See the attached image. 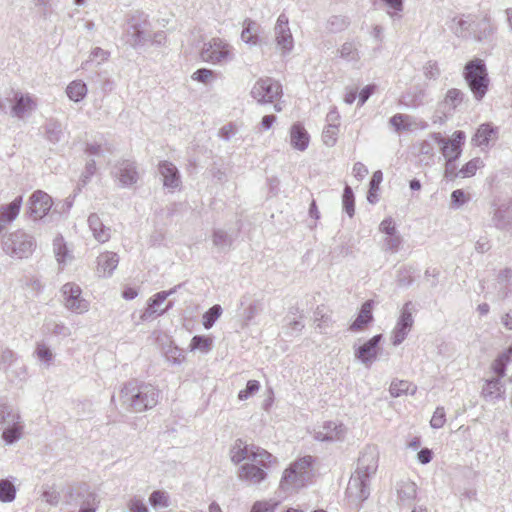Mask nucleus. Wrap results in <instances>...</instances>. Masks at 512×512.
<instances>
[{"mask_svg":"<svg viewBox=\"0 0 512 512\" xmlns=\"http://www.w3.org/2000/svg\"><path fill=\"white\" fill-rule=\"evenodd\" d=\"M161 391L151 383L128 381L119 393L121 406L131 413L153 409L159 402Z\"/></svg>","mask_w":512,"mask_h":512,"instance_id":"f257e3e1","label":"nucleus"},{"mask_svg":"<svg viewBox=\"0 0 512 512\" xmlns=\"http://www.w3.org/2000/svg\"><path fill=\"white\" fill-rule=\"evenodd\" d=\"M378 468V452L367 447L358 459L357 469L349 480L346 493L353 501L362 502L370 495L369 478Z\"/></svg>","mask_w":512,"mask_h":512,"instance_id":"f03ea898","label":"nucleus"},{"mask_svg":"<svg viewBox=\"0 0 512 512\" xmlns=\"http://www.w3.org/2000/svg\"><path fill=\"white\" fill-rule=\"evenodd\" d=\"M462 76L473 98L478 102L482 101L490 85V78L485 61L480 58H473L468 61L463 68Z\"/></svg>","mask_w":512,"mask_h":512,"instance_id":"7ed1b4c3","label":"nucleus"},{"mask_svg":"<svg viewBox=\"0 0 512 512\" xmlns=\"http://www.w3.org/2000/svg\"><path fill=\"white\" fill-rule=\"evenodd\" d=\"M312 457L305 456L290 464L283 472L279 488L285 493L296 492L311 479Z\"/></svg>","mask_w":512,"mask_h":512,"instance_id":"20e7f679","label":"nucleus"},{"mask_svg":"<svg viewBox=\"0 0 512 512\" xmlns=\"http://www.w3.org/2000/svg\"><path fill=\"white\" fill-rule=\"evenodd\" d=\"M230 459L234 464H239L245 460L248 462H257L264 468H271L278 463L277 458L265 449L248 445L242 439H237L230 448Z\"/></svg>","mask_w":512,"mask_h":512,"instance_id":"39448f33","label":"nucleus"},{"mask_svg":"<svg viewBox=\"0 0 512 512\" xmlns=\"http://www.w3.org/2000/svg\"><path fill=\"white\" fill-rule=\"evenodd\" d=\"M1 246L8 256L15 259H26L32 255L36 248V242L32 235L23 230H16L2 237Z\"/></svg>","mask_w":512,"mask_h":512,"instance_id":"423d86ee","label":"nucleus"},{"mask_svg":"<svg viewBox=\"0 0 512 512\" xmlns=\"http://www.w3.org/2000/svg\"><path fill=\"white\" fill-rule=\"evenodd\" d=\"M150 22L148 15L142 11L135 10L127 15L125 34L128 43L137 48L145 44L149 39Z\"/></svg>","mask_w":512,"mask_h":512,"instance_id":"0eeeda50","label":"nucleus"},{"mask_svg":"<svg viewBox=\"0 0 512 512\" xmlns=\"http://www.w3.org/2000/svg\"><path fill=\"white\" fill-rule=\"evenodd\" d=\"M203 61L213 65H224L234 58L233 47L224 39L214 37L203 44L200 52Z\"/></svg>","mask_w":512,"mask_h":512,"instance_id":"6e6552de","label":"nucleus"},{"mask_svg":"<svg viewBox=\"0 0 512 512\" xmlns=\"http://www.w3.org/2000/svg\"><path fill=\"white\" fill-rule=\"evenodd\" d=\"M465 137L463 131H455L451 139L442 137L440 133H433L431 135V140L440 146L441 153L446 159L447 172L450 170V167H452V162L461 155Z\"/></svg>","mask_w":512,"mask_h":512,"instance_id":"1a4fd4ad","label":"nucleus"},{"mask_svg":"<svg viewBox=\"0 0 512 512\" xmlns=\"http://www.w3.org/2000/svg\"><path fill=\"white\" fill-rule=\"evenodd\" d=\"M250 95L259 104L273 103L282 95V86L273 78H259L253 85Z\"/></svg>","mask_w":512,"mask_h":512,"instance_id":"9d476101","label":"nucleus"},{"mask_svg":"<svg viewBox=\"0 0 512 512\" xmlns=\"http://www.w3.org/2000/svg\"><path fill=\"white\" fill-rule=\"evenodd\" d=\"M414 311V304L411 301L406 302L401 308L396 325L391 332V342L394 346L400 345L408 336L414 324Z\"/></svg>","mask_w":512,"mask_h":512,"instance_id":"9b49d317","label":"nucleus"},{"mask_svg":"<svg viewBox=\"0 0 512 512\" xmlns=\"http://www.w3.org/2000/svg\"><path fill=\"white\" fill-rule=\"evenodd\" d=\"M64 307L72 313L83 314L89 310V302L82 297V290L75 283H66L61 288Z\"/></svg>","mask_w":512,"mask_h":512,"instance_id":"f8f14e48","label":"nucleus"},{"mask_svg":"<svg viewBox=\"0 0 512 512\" xmlns=\"http://www.w3.org/2000/svg\"><path fill=\"white\" fill-rule=\"evenodd\" d=\"M347 434V427L339 421H325L313 430V437L320 442H342Z\"/></svg>","mask_w":512,"mask_h":512,"instance_id":"ddd939ff","label":"nucleus"},{"mask_svg":"<svg viewBox=\"0 0 512 512\" xmlns=\"http://www.w3.org/2000/svg\"><path fill=\"white\" fill-rule=\"evenodd\" d=\"M11 102V116L23 120L29 117L37 108V98L29 93L16 91Z\"/></svg>","mask_w":512,"mask_h":512,"instance_id":"4468645a","label":"nucleus"},{"mask_svg":"<svg viewBox=\"0 0 512 512\" xmlns=\"http://www.w3.org/2000/svg\"><path fill=\"white\" fill-rule=\"evenodd\" d=\"M275 41L283 55L294 48V39L289 28V20L285 14H280L274 27Z\"/></svg>","mask_w":512,"mask_h":512,"instance_id":"2eb2a0df","label":"nucleus"},{"mask_svg":"<svg viewBox=\"0 0 512 512\" xmlns=\"http://www.w3.org/2000/svg\"><path fill=\"white\" fill-rule=\"evenodd\" d=\"M29 217L32 220H40L48 214L53 201L50 195L42 190H37L32 193L28 201Z\"/></svg>","mask_w":512,"mask_h":512,"instance_id":"dca6fc26","label":"nucleus"},{"mask_svg":"<svg viewBox=\"0 0 512 512\" xmlns=\"http://www.w3.org/2000/svg\"><path fill=\"white\" fill-rule=\"evenodd\" d=\"M383 339L382 334H377L367 340L364 344L354 349V357L360 361L366 368H370L377 359L379 344Z\"/></svg>","mask_w":512,"mask_h":512,"instance_id":"f3484780","label":"nucleus"},{"mask_svg":"<svg viewBox=\"0 0 512 512\" xmlns=\"http://www.w3.org/2000/svg\"><path fill=\"white\" fill-rule=\"evenodd\" d=\"M492 224L499 230L512 234V199H505L494 205Z\"/></svg>","mask_w":512,"mask_h":512,"instance_id":"a211bd4d","label":"nucleus"},{"mask_svg":"<svg viewBox=\"0 0 512 512\" xmlns=\"http://www.w3.org/2000/svg\"><path fill=\"white\" fill-rule=\"evenodd\" d=\"M0 371L9 379L14 375L25 373V366H18V357L16 353L3 344H0Z\"/></svg>","mask_w":512,"mask_h":512,"instance_id":"6ab92c4d","label":"nucleus"},{"mask_svg":"<svg viewBox=\"0 0 512 512\" xmlns=\"http://www.w3.org/2000/svg\"><path fill=\"white\" fill-rule=\"evenodd\" d=\"M113 174L123 187L132 186L139 179L136 163L131 160L119 161L115 166Z\"/></svg>","mask_w":512,"mask_h":512,"instance_id":"aec40b11","label":"nucleus"},{"mask_svg":"<svg viewBox=\"0 0 512 512\" xmlns=\"http://www.w3.org/2000/svg\"><path fill=\"white\" fill-rule=\"evenodd\" d=\"M266 469L257 462H246L239 467L238 478L251 485H258L266 479Z\"/></svg>","mask_w":512,"mask_h":512,"instance_id":"412c9836","label":"nucleus"},{"mask_svg":"<svg viewBox=\"0 0 512 512\" xmlns=\"http://www.w3.org/2000/svg\"><path fill=\"white\" fill-rule=\"evenodd\" d=\"M158 171L162 177L163 186L171 191L181 186V176L178 168L169 161H161L158 165Z\"/></svg>","mask_w":512,"mask_h":512,"instance_id":"4be33fe9","label":"nucleus"},{"mask_svg":"<svg viewBox=\"0 0 512 512\" xmlns=\"http://www.w3.org/2000/svg\"><path fill=\"white\" fill-rule=\"evenodd\" d=\"M164 293H156L151 298H149L147 302V307L145 311L141 314V321H146L155 316H159L164 314L166 311L172 308L173 302L169 301L165 308H162L163 303L165 302Z\"/></svg>","mask_w":512,"mask_h":512,"instance_id":"5701e85b","label":"nucleus"},{"mask_svg":"<svg viewBox=\"0 0 512 512\" xmlns=\"http://www.w3.org/2000/svg\"><path fill=\"white\" fill-rule=\"evenodd\" d=\"M395 489L399 506H410L416 498L417 486L409 479L397 482Z\"/></svg>","mask_w":512,"mask_h":512,"instance_id":"b1692460","label":"nucleus"},{"mask_svg":"<svg viewBox=\"0 0 512 512\" xmlns=\"http://www.w3.org/2000/svg\"><path fill=\"white\" fill-rule=\"evenodd\" d=\"M88 226L94 239L99 243H106L111 238V228L103 224L96 213L88 217Z\"/></svg>","mask_w":512,"mask_h":512,"instance_id":"393cba45","label":"nucleus"},{"mask_svg":"<svg viewBox=\"0 0 512 512\" xmlns=\"http://www.w3.org/2000/svg\"><path fill=\"white\" fill-rule=\"evenodd\" d=\"M372 309L373 300L364 302L361 306L358 316L350 325L349 330L352 332L363 331L368 326V324L373 321Z\"/></svg>","mask_w":512,"mask_h":512,"instance_id":"a878e982","label":"nucleus"},{"mask_svg":"<svg viewBox=\"0 0 512 512\" xmlns=\"http://www.w3.org/2000/svg\"><path fill=\"white\" fill-rule=\"evenodd\" d=\"M119 257L114 252H104L97 258V272L103 277H109L117 268Z\"/></svg>","mask_w":512,"mask_h":512,"instance_id":"bb28decb","label":"nucleus"},{"mask_svg":"<svg viewBox=\"0 0 512 512\" xmlns=\"http://www.w3.org/2000/svg\"><path fill=\"white\" fill-rule=\"evenodd\" d=\"M310 136L301 123H295L290 128V144L299 151H305L309 145Z\"/></svg>","mask_w":512,"mask_h":512,"instance_id":"cd10ccee","label":"nucleus"},{"mask_svg":"<svg viewBox=\"0 0 512 512\" xmlns=\"http://www.w3.org/2000/svg\"><path fill=\"white\" fill-rule=\"evenodd\" d=\"M22 205V196L16 197L11 203L0 206V232L16 219Z\"/></svg>","mask_w":512,"mask_h":512,"instance_id":"c85d7f7f","label":"nucleus"},{"mask_svg":"<svg viewBox=\"0 0 512 512\" xmlns=\"http://www.w3.org/2000/svg\"><path fill=\"white\" fill-rule=\"evenodd\" d=\"M504 386L499 378L487 379L482 387L481 396L486 401H495L502 398L504 394Z\"/></svg>","mask_w":512,"mask_h":512,"instance_id":"c756f323","label":"nucleus"},{"mask_svg":"<svg viewBox=\"0 0 512 512\" xmlns=\"http://www.w3.org/2000/svg\"><path fill=\"white\" fill-rule=\"evenodd\" d=\"M23 432L24 424L20 416V419H15L9 425L4 426L2 439L6 444L11 445L22 438Z\"/></svg>","mask_w":512,"mask_h":512,"instance_id":"7c9ffc66","label":"nucleus"},{"mask_svg":"<svg viewBox=\"0 0 512 512\" xmlns=\"http://www.w3.org/2000/svg\"><path fill=\"white\" fill-rule=\"evenodd\" d=\"M260 25L252 19H245L243 22V30L241 39L246 44L256 46L259 44Z\"/></svg>","mask_w":512,"mask_h":512,"instance_id":"2f4dec72","label":"nucleus"},{"mask_svg":"<svg viewBox=\"0 0 512 512\" xmlns=\"http://www.w3.org/2000/svg\"><path fill=\"white\" fill-rule=\"evenodd\" d=\"M497 139V129L494 128L491 124L485 123L481 124L477 129L472 141L477 146H488L490 141H495Z\"/></svg>","mask_w":512,"mask_h":512,"instance_id":"473e14b6","label":"nucleus"},{"mask_svg":"<svg viewBox=\"0 0 512 512\" xmlns=\"http://www.w3.org/2000/svg\"><path fill=\"white\" fill-rule=\"evenodd\" d=\"M360 44L355 41H346L338 49L339 56L350 63L356 64L361 59Z\"/></svg>","mask_w":512,"mask_h":512,"instance_id":"72a5a7b5","label":"nucleus"},{"mask_svg":"<svg viewBox=\"0 0 512 512\" xmlns=\"http://www.w3.org/2000/svg\"><path fill=\"white\" fill-rule=\"evenodd\" d=\"M416 391L417 386L406 380L394 379L389 387V393L393 398L406 394L414 395Z\"/></svg>","mask_w":512,"mask_h":512,"instance_id":"f704fd0d","label":"nucleus"},{"mask_svg":"<svg viewBox=\"0 0 512 512\" xmlns=\"http://www.w3.org/2000/svg\"><path fill=\"white\" fill-rule=\"evenodd\" d=\"M44 129L46 138L51 143L56 144L60 142L64 137V128L58 120H48Z\"/></svg>","mask_w":512,"mask_h":512,"instance_id":"c9c22d12","label":"nucleus"},{"mask_svg":"<svg viewBox=\"0 0 512 512\" xmlns=\"http://www.w3.org/2000/svg\"><path fill=\"white\" fill-rule=\"evenodd\" d=\"M497 284L499 286L498 293L501 298H506L512 291V269L505 268L501 270L497 277Z\"/></svg>","mask_w":512,"mask_h":512,"instance_id":"e433bc0d","label":"nucleus"},{"mask_svg":"<svg viewBox=\"0 0 512 512\" xmlns=\"http://www.w3.org/2000/svg\"><path fill=\"white\" fill-rule=\"evenodd\" d=\"M213 348V338L204 335H195L189 344L190 351H199L202 354L209 353Z\"/></svg>","mask_w":512,"mask_h":512,"instance_id":"4c0bfd02","label":"nucleus"},{"mask_svg":"<svg viewBox=\"0 0 512 512\" xmlns=\"http://www.w3.org/2000/svg\"><path fill=\"white\" fill-rule=\"evenodd\" d=\"M87 91V86L82 80H74L66 88L68 98L74 102L81 101L86 96Z\"/></svg>","mask_w":512,"mask_h":512,"instance_id":"58836bf2","label":"nucleus"},{"mask_svg":"<svg viewBox=\"0 0 512 512\" xmlns=\"http://www.w3.org/2000/svg\"><path fill=\"white\" fill-rule=\"evenodd\" d=\"M495 26L491 22V18L488 14L483 16V19L479 22L477 29L474 31V37L478 41L489 38L495 32Z\"/></svg>","mask_w":512,"mask_h":512,"instance_id":"ea45409f","label":"nucleus"},{"mask_svg":"<svg viewBox=\"0 0 512 512\" xmlns=\"http://www.w3.org/2000/svg\"><path fill=\"white\" fill-rule=\"evenodd\" d=\"M15 419H20L19 411L8 403L0 401V425H9Z\"/></svg>","mask_w":512,"mask_h":512,"instance_id":"a19ab883","label":"nucleus"},{"mask_svg":"<svg viewBox=\"0 0 512 512\" xmlns=\"http://www.w3.org/2000/svg\"><path fill=\"white\" fill-rule=\"evenodd\" d=\"M465 94L457 88H451L446 92L443 105L450 110H455L464 100Z\"/></svg>","mask_w":512,"mask_h":512,"instance_id":"79ce46f5","label":"nucleus"},{"mask_svg":"<svg viewBox=\"0 0 512 512\" xmlns=\"http://www.w3.org/2000/svg\"><path fill=\"white\" fill-rule=\"evenodd\" d=\"M53 247L56 259L59 262V264H66L67 262L72 260V255L70 254L62 237L55 238Z\"/></svg>","mask_w":512,"mask_h":512,"instance_id":"37998d69","label":"nucleus"},{"mask_svg":"<svg viewBox=\"0 0 512 512\" xmlns=\"http://www.w3.org/2000/svg\"><path fill=\"white\" fill-rule=\"evenodd\" d=\"M389 123L396 132L409 131L413 126L412 118L407 114H396L390 118Z\"/></svg>","mask_w":512,"mask_h":512,"instance_id":"c03bdc74","label":"nucleus"},{"mask_svg":"<svg viewBox=\"0 0 512 512\" xmlns=\"http://www.w3.org/2000/svg\"><path fill=\"white\" fill-rule=\"evenodd\" d=\"M349 25V18L343 15H332L327 20V30L332 33L342 32L347 29Z\"/></svg>","mask_w":512,"mask_h":512,"instance_id":"a18cd8bd","label":"nucleus"},{"mask_svg":"<svg viewBox=\"0 0 512 512\" xmlns=\"http://www.w3.org/2000/svg\"><path fill=\"white\" fill-rule=\"evenodd\" d=\"M512 355V347L500 354L492 364V370L497 374V378L501 379L505 375L506 365L510 361Z\"/></svg>","mask_w":512,"mask_h":512,"instance_id":"49530a36","label":"nucleus"},{"mask_svg":"<svg viewBox=\"0 0 512 512\" xmlns=\"http://www.w3.org/2000/svg\"><path fill=\"white\" fill-rule=\"evenodd\" d=\"M15 497V485L8 479L0 480V501L4 503L12 502Z\"/></svg>","mask_w":512,"mask_h":512,"instance_id":"de8ad7c7","label":"nucleus"},{"mask_svg":"<svg viewBox=\"0 0 512 512\" xmlns=\"http://www.w3.org/2000/svg\"><path fill=\"white\" fill-rule=\"evenodd\" d=\"M110 57V53L100 47H95L88 59L84 61L81 65L82 69H85L89 63H96L97 65H100L104 62H106Z\"/></svg>","mask_w":512,"mask_h":512,"instance_id":"09e8293b","label":"nucleus"},{"mask_svg":"<svg viewBox=\"0 0 512 512\" xmlns=\"http://www.w3.org/2000/svg\"><path fill=\"white\" fill-rule=\"evenodd\" d=\"M47 332L53 336L66 338L71 335V329L63 322L49 321L46 323Z\"/></svg>","mask_w":512,"mask_h":512,"instance_id":"8fccbe9b","label":"nucleus"},{"mask_svg":"<svg viewBox=\"0 0 512 512\" xmlns=\"http://www.w3.org/2000/svg\"><path fill=\"white\" fill-rule=\"evenodd\" d=\"M403 239L399 233L383 237L382 249L390 253H396L400 249Z\"/></svg>","mask_w":512,"mask_h":512,"instance_id":"3c124183","label":"nucleus"},{"mask_svg":"<svg viewBox=\"0 0 512 512\" xmlns=\"http://www.w3.org/2000/svg\"><path fill=\"white\" fill-rule=\"evenodd\" d=\"M35 354L37 358L46 366L49 367L53 363L54 354L50 347L45 343H37Z\"/></svg>","mask_w":512,"mask_h":512,"instance_id":"603ef678","label":"nucleus"},{"mask_svg":"<svg viewBox=\"0 0 512 512\" xmlns=\"http://www.w3.org/2000/svg\"><path fill=\"white\" fill-rule=\"evenodd\" d=\"M222 314V307L218 304L212 306L208 311H206L203 314V326L206 329H210L216 320L221 316Z\"/></svg>","mask_w":512,"mask_h":512,"instance_id":"864d4df0","label":"nucleus"},{"mask_svg":"<svg viewBox=\"0 0 512 512\" xmlns=\"http://www.w3.org/2000/svg\"><path fill=\"white\" fill-rule=\"evenodd\" d=\"M150 504L154 507H168L169 506V495L167 492L162 490L153 491L149 497Z\"/></svg>","mask_w":512,"mask_h":512,"instance_id":"5fc2aeb1","label":"nucleus"},{"mask_svg":"<svg viewBox=\"0 0 512 512\" xmlns=\"http://www.w3.org/2000/svg\"><path fill=\"white\" fill-rule=\"evenodd\" d=\"M342 204L343 210L352 217L354 215V194L350 186H346L344 188L343 196H342Z\"/></svg>","mask_w":512,"mask_h":512,"instance_id":"6e6d98bb","label":"nucleus"},{"mask_svg":"<svg viewBox=\"0 0 512 512\" xmlns=\"http://www.w3.org/2000/svg\"><path fill=\"white\" fill-rule=\"evenodd\" d=\"M337 135H338L337 125L327 124V126L324 128V130L322 132L323 143L328 147L334 146L337 141Z\"/></svg>","mask_w":512,"mask_h":512,"instance_id":"4d7b16f0","label":"nucleus"},{"mask_svg":"<svg viewBox=\"0 0 512 512\" xmlns=\"http://www.w3.org/2000/svg\"><path fill=\"white\" fill-rule=\"evenodd\" d=\"M212 241L213 244L220 249L230 247L232 244V238L224 230L221 229L214 231Z\"/></svg>","mask_w":512,"mask_h":512,"instance_id":"13d9d810","label":"nucleus"},{"mask_svg":"<svg viewBox=\"0 0 512 512\" xmlns=\"http://www.w3.org/2000/svg\"><path fill=\"white\" fill-rule=\"evenodd\" d=\"M484 163L480 158H474L467 162L460 170V174L462 177H471L474 176L476 171L483 167Z\"/></svg>","mask_w":512,"mask_h":512,"instance_id":"bf43d9fd","label":"nucleus"},{"mask_svg":"<svg viewBox=\"0 0 512 512\" xmlns=\"http://www.w3.org/2000/svg\"><path fill=\"white\" fill-rule=\"evenodd\" d=\"M260 389V383L257 380H249L247 382L246 388L244 390L239 391L238 399L243 401L247 400L255 393H257Z\"/></svg>","mask_w":512,"mask_h":512,"instance_id":"052dcab7","label":"nucleus"},{"mask_svg":"<svg viewBox=\"0 0 512 512\" xmlns=\"http://www.w3.org/2000/svg\"><path fill=\"white\" fill-rule=\"evenodd\" d=\"M278 502L273 500L256 501L251 512H275Z\"/></svg>","mask_w":512,"mask_h":512,"instance_id":"680f3d73","label":"nucleus"},{"mask_svg":"<svg viewBox=\"0 0 512 512\" xmlns=\"http://www.w3.org/2000/svg\"><path fill=\"white\" fill-rule=\"evenodd\" d=\"M470 199L469 195L466 194L462 189L454 190L451 194V206L452 208H460Z\"/></svg>","mask_w":512,"mask_h":512,"instance_id":"e2e57ef3","label":"nucleus"},{"mask_svg":"<svg viewBox=\"0 0 512 512\" xmlns=\"http://www.w3.org/2000/svg\"><path fill=\"white\" fill-rule=\"evenodd\" d=\"M191 78L195 81L201 82L203 84H208L214 78V72L207 68H201L196 70Z\"/></svg>","mask_w":512,"mask_h":512,"instance_id":"0e129e2a","label":"nucleus"},{"mask_svg":"<svg viewBox=\"0 0 512 512\" xmlns=\"http://www.w3.org/2000/svg\"><path fill=\"white\" fill-rule=\"evenodd\" d=\"M453 25L451 26L452 31L458 37H464L468 30L469 23L463 18H454L452 20Z\"/></svg>","mask_w":512,"mask_h":512,"instance_id":"69168bd1","label":"nucleus"},{"mask_svg":"<svg viewBox=\"0 0 512 512\" xmlns=\"http://www.w3.org/2000/svg\"><path fill=\"white\" fill-rule=\"evenodd\" d=\"M446 421L445 418V410L443 407H437L433 413V416L430 420V425L432 428L439 429L444 426Z\"/></svg>","mask_w":512,"mask_h":512,"instance_id":"338daca9","label":"nucleus"},{"mask_svg":"<svg viewBox=\"0 0 512 512\" xmlns=\"http://www.w3.org/2000/svg\"><path fill=\"white\" fill-rule=\"evenodd\" d=\"M130 512H148V508L139 497H132L128 502Z\"/></svg>","mask_w":512,"mask_h":512,"instance_id":"774afa93","label":"nucleus"}]
</instances>
